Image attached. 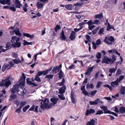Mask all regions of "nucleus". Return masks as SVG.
<instances>
[{
  "instance_id": "1",
  "label": "nucleus",
  "mask_w": 125,
  "mask_h": 125,
  "mask_svg": "<svg viewBox=\"0 0 125 125\" xmlns=\"http://www.w3.org/2000/svg\"><path fill=\"white\" fill-rule=\"evenodd\" d=\"M16 30H14L12 32L13 33L14 32L16 35L19 36V37H17L16 36L12 37L11 42L12 44H10L9 42H7L6 44V48L7 49H4L2 48V46H0V50L2 52H5L9 49L12 46L14 48L19 47L21 46V43L19 42L20 40V37L21 35V34L20 32L19 29L17 28Z\"/></svg>"
},
{
  "instance_id": "4",
  "label": "nucleus",
  "mask_w": 125,
  "mask_h": 125,
  "mask_svg": "<svg viewBox=\"0 0 125 125\" xmlns=\"http://www.w3.org/2000/svg\"><path fill=\"white\" fill-rule=\"evenodd\" d=\"M14 80V78L10 76L4 80H2L0 82V86H4L8 88L11 84V82Z\"/></svg>"
},
{
  "instance_id": "59",
  "label": "nucleus",
  "mask_w": 125,
  "mask_h": 125,
  "mask_svg": "<svg viewBox=\"0 0 125 125\" xmlns=\"http://www.w3.org/2000/svg\"><path fill=\"white\" fill-rule=\"evenodd\" d=\"M10 9L14 11H16L15 8L14 7H10Z\"/></svg>"
},
{
  "instance_id": "42",
  "label": "nucleus",
  "mask_w": 125,
  "mask_h": 125,
  "mask_svg": "<svg viewBox=\"0 0 125 125\" xmlns=\"http://www.w3.org/2000/svg\"><path fill=\"white\" fill-rule=\"evenodd\" d=\"M30 106L29 105L26 106L23 109V112H26L27 109L30 107Z\"/></svg>"
},
{
  "instance_id": "10",
  "label": "nucleus",
  "mask_w": 125,
  "mask_h": 125,
  "mask_svg": "<svg viewBox=\"0 0 125 125\" xmlns=\"http://www.w3.org/2000/svg\"><path fill=\"white\" fill-rule=\"evenodd\" d=\"M60 40L64 41L66 39V37L64 35V33L63 31L62 30V31L61 33L60 34Z\"/></svg>"
},
{
  "instance_id": "37",
  "label": "nucleus",
  "mask_w": 125,
  "mask_h": 125,
  "mask_svg": "<svg viewBox=\"0 0 125 125\" xmlns=\"http://www.w3.org/2000/svg\"><path fill=\"white\" fill-rule=\"evenodd\" d=\"M8 67H7V65H4L3 66L2 69V71L3 72L6 69H8Z\"/></svg>"
},
{
  "instance_id": "16",
  "label": "nucleus",
  "mask_w": 125,
  "mask_h": 125,
  "mask_svg": "<svg viewBox=\"0 0 125 125\" xmlns=\"http://www.w3.org/2000/svg\"><path fill=\"white\" fill-rule=\"evenodd\" d=\"M94 17L95 19L98 18L100 20L103 18V13H101L99 14L96 15L94 16Z\"/></svg>"
},
{
  "instance_id": "17",
  "label": "nucleus",
  "mask_w": 125,
  "mask_h": 125,
  "mask_svg": "<svg viewBox=\"0 0 125 125\" xmlns=\"http://www.w3.org/2000/svg\"><path fill=\"white\" fill-rule=\"evenodd\" d=\"M118 78L117 79L116 81H115L112 82L111 85L112 86L114 87H115L118 84V82H119L118 80Z\"/></svg>"
},
{
  "instance_id": "12",
  "label": "nucleus",
  "mask_w": 125,
  "mask_h": 125,
  "mask_svg": "<svg viewBox=\"0 0 125 125\" xmlns=\"http://www.w3.org/2000/svg\"><path fill=\"white\" fill-rule=\"evenodd\" d=\"M100 102V100L99 99L97 98L96 100L94 101H89V103L91 105H97L98 103H99Z\"/></svg>"
},
{
  "instance_id": "20",
  "label": "nucleus",
  "mask_w": 125,
  "mask_h": 125,
  "mask_svg": "<svg viewBox=\"0 0 125 125\" xmlns=\"http://www.w3.org/2000/svg\"><path fill=\"white\" fill-rule=\"evenodd\" d=\"M44 4L41 2V1L38 2L37 3V7L38 9H40L42 7Z\"/></svg>"
},
{
  "instance_id": "34",
  "label": "nucleus",
  "mask_w": 125,
  "mask_h": 125,
  "mask_svg": "<svg viewBox=\"0 0 125 125\" xmlns=\"http://www.w3.org/2000/svg\"><path fill=\"white\" fill-rule=\"evenodd\" d=\"M14 62L17 64H18L19 63L21 62L20 60L19 59H15V60H13Z\"/></svg>"
},
{
  "instance_id": "25",
  "label": "nucleus",
  "mask_w": 125,
  "mask_h": 125,
  "mask_svg": "<svg viewBox=\"0 0 125 125\" xmlns=\"http://www.w3.org/2000/svg\"><path fill=\"white\" fill-rule=\"evenodd\" d=\"M117 66L116 67V68H110L109 69V72L111 73H115L117 69Z\"/></svg>"
},
{
  "instance_id": "57",
  "label": "nucleus",
  "mask_w": 125,
  "mask_h": 125,
  "mask_svg": "<svg viewBox=\"0 0 125 125\" xmlns=\"http://www.w3.org/2000/svg\"><path fill=\"white\" fill-rule=\"evenodd\" d=\"M83 27H80V28L79 29H74V30L76 32L78 31H79Z\"/></svg>"
},
{
  "instance_id": "38",
  "label": "nucleus",
  "mask_w": 125,
  "mask_h": 125,
  "mask_svg": "<svg viewBox=\"0 0 125 125\" xmlns=\"http://www.w3.org/2000/svg\"><path fill=\"white\" fill-rule=\"evenodd\" d=\"M96 113L95 114V115H100L104 113L103 111L102 110H99L97 111Z\"/></svg>"
},
{
  "instance_id": "32",
  "label": "nucleus",
  "mask_w": 125,
  "mask_h": 125,
  "mask_svg": "<svg viewBox=\"0 0 125 125\" xmlns=\"http://www.w3.org/2000/svg\"><path fill=\"white\" fill-rule=\"evenodd\" d=\"M53 75L52 74H49L47 75L45 77V78H47L49 80H50L51 79H52L53 77Z\"/></svg>"
},
{
  "instance_id": "39",
  "label": "nucleus",
  "mask_w": 125,
  "mask_h": 125,
  "mask_svg": "<svg viewBox=\"0 0 125 125\" xmlns=\"http://www.w3.org/2000/svg\"><path fill=\"white\" fill-rule=\"evenodd\" d=\"M86 37L89 42H91L92 40L90 36L88 35H87L86 36Z\"/></svg>"
},
{
  "instance_id": "18",
  "label": "nucleus",
  "mask_w": 125,
  "mask_h": 125,
  "mask_svg": "<svg viewBox=\"0 0 125 125\" xmlns=\"http://www.w3.org/2000/svg\"><path fill=\"white\" fill-rule=\"evenodd\" d=\"M71 96L72 102L75 104L76 102V101L75 100V95L73 94L72 93H71Z\"/></svg>"
},
{
  "instance_id": "6",
  "label": "nucleus",
  "mask_w": 125,
  "mask_h": 125,
  "mask_svg": "<svg viewBox=\"0 0 125 125\" xmlns=\"http://www.w3.org/2000/svg\"><path fill=\"white\" fill-rule=\"evenodd\" d=\"M25 78L26 76L24 73H22V76L21 77V79L20 80L19 83H20L22 85H24V84L25 82Z\"/></svg>"
},
{
  "instance_id": "60",
  "label": "nucleus",
  "mask_w": 125,
  "mask_h": 125,
  "mask_svg": "<svg viewBox=\"0 0 125 125\" xmlns=\"http://www.w3.org/2000/svg\"><path fill=\"white\" fill-rule=\"evenodd\" d=\"M95 26L94 25H90L89 26L88 28H89V29L90 30H92V29Z\"/></svg>"
},
{
  "instance_id": "49",
  "label": "nucleus",
  "mask_w": 125,
  "mask_h": 125,
  "mask_svg": "<svg viewBox=\"0 0 125 125\" xmlns=\"http://www.w3.org/2000/svg\"><path fill=\"white\" fill-rule=\"evenodd\" d=\"M123 86H122V87L121 90L120 91V93L121 94L123 95L125 94V92L124 89H123Z\"/></svg>"
},
{
  "instance_id": "45",
  "label": "nucleus",
  "mask_w": 125,
  "mask_h": 125,
  "mask_svg": "<svg viewBox=\"0 0 125 125\" xmlns=\"http://www.w3.org/2000/svg\"><path fill=\"white\" fill-rule=\"evenodd\" d=\"M82 93L85 95H88V93L85 90L82 91Z\"/></svg>"
},
{
  "instance_id": "8",
  "label": "nucleus",
  "mask_w": 125,
  "mask_h": 125,
  "mask_svg": "<svg viewBox=\"0 0 125 125\" xmlns=\"http://www.w3.org/2000/svg\"><path fill=\"white\" fill-rule=\"evenodd\" d=\"M101 109H103L104 111V114L110 113L111 111L107 110V107L106 106H101L100 107Z\"/></svg>"
},
{
  "instance_id": "63",
  "label": "nucleus",
  "mask_w": 125,
  "mask_h": 125,
  "mask_svg": "<svg viewBox=\"0 0 125 125\" xmlns=\"http://www.w3.org/2000/svg\"><path fill=\"white\" fill-rule=\"evenodd\" d=\"M1 88H2V90L1 91V92L3 94H5L6 93V91H5V89L4 87H2Z\"/></svg>"
},
{
  "instance_id": "28",
  "label": "nucleus",
  "mask_w": 125,
  "mask_h": 125,
  "mask_svg": "<svg viewBox=\"0 0 125 125\" xmlns=\"http://www.w3.org/2000/svg\"><path fill=\"white\" fill-rule=\"evenodd\" d=\"M104 28H102L99 30L98 33L99 34L101 35H104V34L103 33V32H104Z\"/></svg>"
},
{
  "instance_id": "48",
  "label": "nucleus",
  "mask_w": 125,
  "mask_h": 125,
  "mask_svg": "<svg viewBox=\"0 0 125 125\" xmlns=\"http://www.w3.org/2000/svg\"><path fill=\"white\" fill-rule=\"evenodd\" d=\"M97 92V91L96 90L93 91L91 92L90 95L92 96H94V95Z\"/></svg>"
},
{
  "instance_id": "43",
  "label": "nucleus",
  "mask_w": 125,
  "mask_h": 125,
  "mask_svg": "<svg viewBox=\"0 0 125 125\" xmlns=\"http://www.w3.org/2000/svg\"><path fill=\"white\" fill-rule=\"evenodd\" d=\"M102 83V82H101L100 81L98 82L96 85L97 87L98 88H99Z\"/></svg>"
},
{
  "instance_id": "26",
  "label": "nucleus",
  "mask_w": 125,
  "mask_h": 125,
  "mask_svg": "<svg viewBox=\"0 0 125 125\" xmlns=\"http://www.w3.org/2000/svg\"><path fill=\"white\" fill-rule=\"evenodd\" d=\"M83 2H82L81 3L77 2L74 4V5L76 6H79L81 7L82 6L83 4Z\"/></svg>"
},
{
  "instance_id": "13",
  "label": "nucleus",
  "mask_w": 125,
  "mask_h": 125,
  "mask_svg": "<svg viewBox=\"0 0 125 125\" xmlns=\"http://www.w3.org/2000/svg\"><path fill=\"white\" fill-rule=\"evenodd\" d=\"M75 33L74 31H72L71 35L70 37V38L72 41L74 40L75 38Z\"/></svg>"
},
{
  "instance_id": "11",
  "label": "nucleus",
  "mask_w": 125,
  "mask_h": 125,
  "mask_svg": "<svg viewBox=\"0 0 125 125\" xmlns=\"http://www.w3.org/2000/svg\"><path fill=\"white\" fill-rule=\"evenodd\" d=\"M10 1V0H0V3L4 5H5L6 4L8 5H10L11 4Z\"/></svg>"
},
{
  "instance_id": "47",
  "label": "nucleus",
  "mask_w": 125,
  "mask_h": 125,
  "mask_svg": "<svg viewBox=\"0 0 125 125\" xmlns=\"http://www.w3.org/2000/svg\"><path fill=\"white\" fill-rule=\"evenodd\" d=\"M86 23L88 24V25L89 26L93 24V22L92 21V20H90L87 22H86Z\"/></svg>"
},
{
  "instance_id": "27",
  "label": "nucleus",
  "mask_w": 125,
  "mask_h": 125,
  "mask_svg": "<svg viewBox=\"0 0 125 125\" xmlns=\"http://www.w3.org/2000/svg\"><path fill=\"white\" fill-rule=\"evenodd\" d=\"M65 8L67 9L72 10V5L70 4L66 5L65 6Z\"/></svg>"
},
{
  "instance_id": "36",
  "label": "nucleus",
  "mask_w": 125,
  "mask_h": 125,
  "mask_svg": "<svg viewBox=\"0 0 125 125\" xmlns=\"http://www.w3.org/2000/svg\"><path fill=\"white\" fill-rule=\"evenodd\" d=\"M15 5L16 8H20L21 6H22L21 5L20 3V2L15 4Z\"/></svg>"
},
{
  "instance_id": "61",
  "label": "nucleus",
  "mask_w": 125,
  "mask_h": 125,
  "mask_svg": "<svg viewBox=\"0 0 125 125\" xmlns=\"http://www.w3.org/2000/svg\"><path fill=\"white\" fill-rule=\"evenodd\" d=\"M42 74V72L40 71L38 72L37 73V75H36L37 76H40Z\"/></svg>"
},
{
  "instance_id": "7",
  "label": "nucleus",
  "mask_w": 125,
  "mask_h": 125,
  "mask_svg": "<svg viewBox=\"0 0 125 125\" xmlns=\"http://www.w3.org/2000/svg\"><path fill=\"white\" fill-rule=\"evenodd\" d=\"M111 62V60L106 56H105L103 58L102 61L103 63H104L106 64H109Z\"/></svg>"
},
{
  "instance_id": "3",
  "label": "nucleus",
  "mask_w": 125,
  "mask_h": 125,
  "mask_svg": "<svg viewBox=\"0 0 125 125\" xmlns=\"http://www.w3.org/2000/svg\"><path fill=\"white\" fill-rule=\"evenodd\" d=\"M24 85H22L20 83L18 84L14 85L11 91L12 93H14L17 91L19 95H23L26 92V90L23 87Z\"/></svg>"
},
{
  "instance_id": "19",
  "label": "nucleus",
  "mask_w": 125,
  "mask_h": 125,
  "mask_svg": "<svg viewBox=\"0 0 125 125\" xmlns=\"http://www.w3.org/2000/svg\"><path fill=\"white\" fill-rule=\"evenodd\" d=\"M92 71V68L90 67L87 69V71L85 73V74L88 77L90 74V72Z\"/></svg>"
},
{
  "instance_id": "41",
  "label": "nucleus",
  "mask_w": 125,
  "mask_h": 125,
  "mask_svg": "<svg viewBox=\"0 0 125 125\" xmlns=\"http://www.w3.org/2000/svg\"><path fill=\"white\" fill-rule=\"evenodd\" d=\"M96 57L98 59L100 58L101 57V54L100 52H98L96 54Z\"/></svg>"
},
{
  "instance_id": "5",
  "label": "nucleus",
  "mask_w": 125,
  "mask_h": 125,
  "mask_svg": "<svg viewBox=\"0 0 125 125\" xmlns=\"http://www.w3.org/2000/svg\"><path fill=\"white\" fill-rule=\"evenodd\" d=\"M114 41V38L112 36L108 37H106L104 41L107 44L112 45Z\"/></svg>"
},
{
  "instance_id": "9",
  "label": "nucleus",
  "mask_w": 125,
  "mask_h": 125,
  "mask_svg": "<svg viewBox=\"0 0 125 125\" xmlns=\"http://www.w3.org/2000/svg\"><path fill=\"white\" fill-rule=\"evenodd\" d=\"M95 111L93 109H91L90 110L87 109L85 113V115L86 116H88L89 114H93L95 113Z\"/></svg>"
},
{
  "instance_id": "62",
  "label": "nucleus",
  "mask_w": 125,
  "mask_h": 125,
  "mask_svg": "<svg viewBox=\"0 0 125 125\" xmlns=\"http://www.w3.org/2000/svg\"><path fill=\"white\" fill-rule=\"evenodd\" d=\"M65 82V80L64 79V78H63L62 79V82L60 83V86L62 85Z\"/></svg>"
},
{
  "instance_id": "40",
  "label": "nucleus",
  "mask_w": 125,
  "mask_h": 125,
  "mask_svg": "<svg viewBox=\"0 0 125 125\" xmlns=\"http://www.w3.org/2000/svg\"><path fill=\"white\" fill-rule=\"evenodd\" d=\"M39 76L36 75L34 78V80L39 82H40L41 80Z\"/></svg>"
},
{
  "instance_id": "50",
  "label": "nucleus",
  "mask_w": 125,
  "mask_h": 125,
  "mask_svg": "<svg viewBox=\"0 0 125 125\" xmlns=\"http://www.w3.org/2000/svg\"><path fill=\"white\" fill-rule=\"evenodd\" d=\"M124 77V76L123 75H121L119 77V79L118 78V81L119 82H120L123 79Z\"/></svg>"
},
{
  "instance_id": "55",
  "label": "nucleus",
  "mask_w": 125,
  "mask_h": 125,
  "mask_svg": "<svg viewBox=\"0 0 125 125\" xmlns=\"http://www.w3.org/2000/svg\"><path fill=\"white\" fill-rule=\"evenodd\" d=\"M42 74L43 75H45L47 74L48 73V71L46 70L45 71H43L42 72Z\"/></svg>"
},
{
  "instance_id": "64",
  "label": "nucleus",
  "mask_w": 125,
  "mask_h": 125,
  "mask_svg": "<svg viewBox=\"0 0 125 125\" xmlns=\"http://www.w3.org/2000/svg\"><path fill=\"white\" fill-rule=\"evenodd\" d=\"M75 65L72 64L69 67V68L70 69H74L75 68Z\"/></svg>"
},
{
  "instance_id": "15",
  "label": "nucleus",
  "mask_w": 125,
  "mask_h": 125,
  "mask_svg": "<svg viewBox=\"0 0 125 125\" xmlns=\"http://www.w3.org/2000/svg\"><path fill=\"white\" fill-rule=\"evenodd\" d=\"M66 88L65 86H62L61 88L59 89V93L61 94H63L65 92V90Z\"/></svg>"
},
{
  "instance_id": "29",
  "label": "nucleus",
  "mask_w": 125,
  "mask_h": 125,
  "mask_svg": "<svg viewBox=\"0 0 125 125\" xmlns=\"http://www.w3.org/2000/svg\"><path fill=\"white\" fill-rule=\"evenodd\" d=\"M24 43L23 44L24 45H32L33 44V43L32 42H27L25 40H24Z\"/></svg>"
},
{
  "instance_id": "46",
  "label": "nucleus",
  "mask_w": 125,
  "mask_h": 125,
  "mask_svg": "<svg viewBox=\"0 0 125 125\" xmlns=\"http://www.w3.org/2000/svg\"><path fill=\"white\" fill-rule=\"evenodd\" d=\"M116 60V58H115V55H113L112 56V58L111 60V62H112V63L114 62Z\"/></svg>"
},
{
  "instance_id": "53",
  "label": "nucleus",
  "mask_w": 125,
  "mask_h": 125,
  "mask_svg": "<svg viewBox=\"0 0 125 125\" xmlns=\"http://www.w3.org/2000/svg\"><path fill=\"white\" fill-rule=\"evenodd\" d=\"M99 21L98 20H95L93 21V24H98L99 22Z\"/></svg>"
},
{
  "instance_id": "23",
  "label": "nucleus",
  "mask_w": 125,
  "mask_h": 125,
  "mask_svg": "<svg viewBox=\"0 0 125 125\" xmlns=\"http://www.w3.org/2000/svg\"><path fill=\"white\" fill-rule=\"evenodd\" d=\"M24 36L28 37H29L31 39L33 38L34 36L33 34L31 35L29 33H24Z\"/></svg>"
},
{
  "instance_id": "22",
  "label": "nucleus",
  "mask_w": 125,
  "mask_h": 125,
  "mask_svg": "<svg viewBox=\"0 0 125 125\" xmlns=\"http://www.w3.org/2000/svg\"><path fill=\"white\" fill-rule=\"evenodd\" d=\"M119 110L120 113L122 114L124 113H125V107H121L119 108Z\"/></svg>"
},
{
  "instance_id": "44",
  "label": "nucleus",
  "mask_w": 125,
  "mask_h": 125,
  "mask_svg": "<svg viewBox=\"0 0 125 125\" xmlns=\"http://www.w3.org/2000/svg\"><path fill=\"white\" fill-rule=\"evenodd\" d=\"M61 28V26L59 25H57L55 28V31L57 32V30L60 29Z\"/></svg>"
},
{
  "instance_id": "30",
  "label": "nucleus",
  "mask_w": 125,
  "mask_h": 125,
  "mask_svg": "<svg viewBox=\"0 0 125 125\" xmlns=\"http://www.w3.org/2000/svg\"><path fill=\"white\" fill-rule=\"evenodd\" d=\"M59 78L60 79H61L62 77L64 76V74L62 71L61 70L59 73Z\"/></svg>"
},
{
  "instance_id": "31",
  "label": "nucleus",
  "mask_w": 125,
  "mask_h": 125,
  "mask_svg": "<svg viewBox=\"0 0 125 125\" xmlns=\"http://www.w3.org/2000/svg\"><path fill=\"white\" fill-rule=\"evenodd\" d=\"M13 93L11 94L10 95V100H12V99H15L16 97V95L14 94V93Z\"/></svg>"
},
{
  "instance_id": "33",
  "label": "nucleus",
  "mask_w": 125,
  "mask_h": 125,
  "mask_svg": "<svg viewBox=\"0 0 125 125\" xmlns=\"http://www.w3.org/2000/svg\"><path fill=\"white\" fill-rule=\"evenodd\" d=\"M26 104V102L25 101H23L21 102L20 103V107L21 108H22V107L25 105Z\"/></svg>"
},
{
  "instance_id": "14",
  "label": "nucleus",
  "mask_w": 125,
  "mask_h": 125,
  "mask_svg": "<svg viewBox=\"0 0 125 125\" xmlns=\"http://www.w3.org/2000/svg\"><path fill=\"white\" fill-rule=\"evenodd\" d=\"M95 121L93 119L90 120L89 121H88L86 125H95Z\"/></svg>"
},
{
  "instance_id": "2",
  "label": "nucleus",
  "mask_w": 125,
  "mask_h": 125,
  "mask_svg": "<svg viewBox=\"0 0 125 125\" xmlns=\"http://www.w3.org/2000/svg\"><path fill=\"white\" fill-rule=\"evenodd\" d=\"M58 100V99L57 98L54 97L51 98V101L53 104L51 103L49 105L48 99L47 98H45L44 101H42L41 103V104L40 106L41 108L43 110L45 109H48L49 108H50L53 106V105H55L56 104Z\"/></svg>"
},
{
  "instance_id": "52",
  "label": "nucleus",
  "mask_w": 125,
  "mask_h": 125,
  "mask_svg": "<svg viewBox=\"0 0 125 125\" xmlns=\"http://www.w3.org/2000/svg\"><path fill=\"white\" fill-rule=\"evenodd\" d=\"M101 41L99 39L97 40L96 41V44L97 45L100 44H101Z\"/></svg>"
},
{
  "instance_id": "51",
  "label": "nucleus",
  "mask_w": 125,
  "mask_h": 125,
  "mask_svg": "<svg viewBox=\"0 0 125 125\" xmlns=\"http://www.w3.org/2000/svg\"><path fill=\"white\" fill-rule=\"evenodd\" d=\"M104 86L105 87H107L109 88L110 90H113L112 87L111 86H110V85H108V84L105 85H104Z\"/></svg>"
},
{
  "instance_id": "35",
  "label": "nucleus",
  "mask_w": 125,
  "mask_h": 125,
  "mask_svg": "<svg viewBox=\"0 0 125 125\" xmlns=\"http://www.w3.org/2000/svg\"><path fill=\"white\" fill-rule=\"evenodd\" d=\"M94 87V85L92 84L91 83L90 84L88 83L87 84L86 86V88H91L92 89Z\"/></svg>"
},
{
  "instance_id": "21",
  "label": "nucleus",
  "mask_w": 125,
  "mask_h": 125,
  "mask_svg": "<svg viewBox=\"0 0 125 125\" xmlns=\"http://www.w3.org/2000/svg\"><path fill=\"white\" fill-rule=\"evenodd\" d=\"M27 83H28L31 85H32V86H36L38 85V84L35 82L33 83L31 81H28V79H27Z\"/></svg>"
},
{
  "instance_id": "56",
  "label": "nucleus",
  "mask_w": 125,
  "mask_h": 125,
  "mask_svg": "<svg viewBox=\"0 0 125 125\" xmlns=\"http://www.w3.org/2000/svg\"><path fill=\"white\" fill-rule=\"evenodd\" d=\"M92 43L93 45V48L95 49L96 48V44L94 42H93Z\"/></svg>"
},
{
  "instance_id": "54",
  "label": "nucleus",
  "mask_w": 125,
  "mask_h": 125,
  "mask_svg": "<svg viewBox=\"0 0 125 125\" xmlns=\"http://www.w3.org/2000/svg\"><path fill=\"white\" fill-rule=\"evenodd\" d=\"M121 73V70L120 69H118L117 72V73H116V74L117 75H118L120 74Z\"/></svg>"
},
{
  "instance_id": "24",
  "label": "nucleus",
  "mask_w": 125,
  "mask_h": 125,
  "mask_svg": "<svg viewBox=\"0 0 125 125\" xmlns=\"http://www.w3.org/2000/svg\"><path fill=\"white\" fill-rule=\"evenodd\" d=\"M14 65V64L13 61L10 62L8 65H7L8 67V69H10L11 67H13Z\"/></svg>"
},
{
  "instance_id": "58",
  "label": "nucleus",
  "mask_w": 125,
  "mask_h": 125,
  "mask_svg": "<svg viewBox=\"0 0 125 125\" xmlns=\"http://www.w3.org/2000/svg\"><path fill=\"white\" fill-rule=\"evenodd\" d=\"M59 97L62 100H64L65 98L63 97L62 95H58Z\"/></svg>"
}]
</instances>
